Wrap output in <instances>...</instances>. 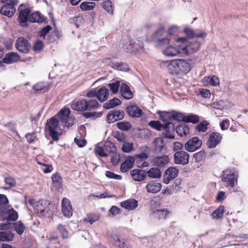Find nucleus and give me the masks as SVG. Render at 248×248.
Returning <instances> with one entry per match:
<instances>
[{"label": "nucleus", "mask_w": 248, "mask_h": 248, "mask_svg": "<svg viewBox=\"0 0 248 248\" xmlns=\"http://www.w3.org/2000/svg\"><path fill=\"white\" fill-rule=\"evenodd\" d=\"M166 32L165 28L163 26L160 27L152 35V41L155 42L159 39H161Z\"/></svg>", "instance_id": "nucleus-41"}, {"label": "nucleus", "mask_w": 248, "mask_h": 248, "mask_svg": "<svg viewBox=\"0 0 248 248\" xmlns=\"http://www.w3.org/2000/svg\"><path fill=\"white\" fill-rule=\"evenodd\" d=\"M111 241L118 248H132L127 239L122 238L117 235H112Z\"/></svg>", "instance_id": "nucleus-15"}, {"label": "nucleus", "mask_w": 248, "mask_h": 248, "mask_svg": "<svg viewBox=\"0 0 248 248\" xmlns=\"http://www.w3.org/2000/svg\"><path fill=\"white\" fill-rule=\"evenodd\" d=\"M14 234L11 231L0 232V241L11 242L14 240Z\"/></svg>", "instance_id": "nucleus-33"}, {"label": "nucleus", "mask_w": 248, "mask_h": 248, "mask_svg": "<svg viewBox=\"0 0 248 248\" xmlns=\"http://www.w3.org/2000/svg\"><path fill=\"white\" fill-rule=\"evenodd\" d=\"M162 134L166 139H173L174 138L175 126L170 122H165L163 125Z\"/></svg>", "instance_id": "nucleus-10"}, {"label": "nucleus", "mask_w": 248, "mask_h": 248, "mask_svg": "<svg viewBox=\"0 0 248 248\" xmlns=\"http://www.w3.org/2000/svg\"><path fill=\"white\" fill-rule=\"evenodd\" d=\"M120 86V81L117 80L114 82H112L108 84V86L109 87L110 90L113 94H116Z\"/></svg>", "instance_id": "nucleus-50"}, {"label": "nucleus", "mask_w": 248, "mask_h": 248, "mask_svg": "<svg viewBox=\"0 0 248 248\" xmlns=\"http://www.w3.org/2000/svg\"><path fill=\"white\" fill-rule=\"evenodd\" d=\"M15 47L19 52L27 54L31 48V44L28 39L24 37H20L16 41Z\"/></svg>", "instance_id": "nucleus-3"}, {"label": "nucleus", "mask_w": 248, "mask_h": 248, "mask_svg": "<svg viewBox=\"0 0 248 248\" xmlns=\"http://www.w3.org/2000/svg\"><path fill=\"white\" fill-rule=\"evenodd\" d=\"M44 47L43 42L40 40L36 41L33 46V49L34 51H41Z\"/></svg>", "instance_id": "nucleus-64"}, {"label": "nucleus", "mask_w": 248, "mask_h": 248, "mask_svg": "<svg viewBox=\"0 0 248 248\" xmlns=\"http://www.w3.org/2000/svg\"><path fill=\"white\" fill-rule=\"evenodd\" d=\"M132 179L135 181L140 182L144 180L146 177V173L142 170L135 169L130 172Z\"/></svg>", "instance_id": "nucleus-25"}, {"label": "nucleus", "mask_w": 248, "mask_h": 248, "mask_svg": "<svg viewBox=\"0 0 248 248\" xmlns=\"http://www.w3.org/2000/svg\"><path fill=\"white\" fill-rule=\"evenodd\" d=\"M148 176L153 178H159L161 176L160 170L156 168H152L146 172Z\"/></svg>", "instance_id": "nucleus-45"}, {"label": "nucleus", "mask_w": 248, "mask_h": 248, "mask_svg": "<svg viewBox=\"0 0 248 248\" xmlns=\"http://www.w3.org/2000/svg\"><path fill=\"white\" fill-rule=\"evenodd\" d=\"M178 169L173 167H169L164 172L163 180V183L165 184H168L171 180L178 176Z\"/></svg>", "instance_id": "nucleus-12"}, {"label": "nucleus", "mask_w": 248, "mask_h": 248, "mask_svg": "<svg viewBox=\"0 0 248 248\" xmlns=\"http://www.w3.org/2000/svg\"><path fill=\"white\" fill-rule=\"evenodd\" d=\"M182 45L174 46L171 45L168 46L162 51V53L167 56L174 57L180 54L182 55Z\"/></svg>", "instance_id": "nucleus-13"}, {"label": "nucleus", "mask_w": 248, "mask_h": 248, "mask_svg": "<svg viewBox=\"0 0 248 248\" xmlns=\"http://www.w3.org/2000/svg\"><path fill=\"white\" fill-rule=\"evenodd\" d=\"M51 178L52 182L54 185H60L61 184L62 179L60 173L58 172L53 174Z\"/></svg>", "instance_id": "nucleus-62"}, {"label": "nucleus", "mask_w": 248, "mask_h": 248, "mask_svg": "<svg viewBox=\"0 0 248 248\" xmlns=\"http://www.w3.org/2000/svg\"><path fill=\"white\" fill-rule=\"evenodd\" d=\"M126 111L130 116L134 118H139L143 113L142 110L136 105H130L127 107Z\"/></svg>", "instance_id": "nucleus-22"}, {"label": "nucleus", "mask_w": 248, "mask_h": 248, "mask_svg": "<svg viewBox=\"0 0 248 248\" xmlns=\"http://www.w3.org/2000/svg\"><path fill=\"white\" fill-rule=\"evenodd\" d=\"M117 125L119 129L123 131L128 130L131 128V124L128 122H119Z\"/></svg>", "instance_id": "nucleus-63"}, {"label": "nucleus", "mask_w": 248, "mask_h": 248, "mask_svg": "<svg viewBox=\"0 0 248 248\" xmlns=\"http://www.w3.org/2000/svg\"><path fill=\"white\" fill-rule=\"evenodd\" d=\"M221 181L225 183L226 186L233 187L235 182H237V178L232 170H227L223 171L221 176Z\"/></svg>", "instance_id": "nucleus-4"}, {"label": "nucleus", "mask_w": 248, "mask_h": 248, "mask_svg": "<svg viewBox=\"0 0 248 248\" xmlns=\"http://www.w3.org/2000/svg\"><path fill=\"white\" fill-rule=\"evenodd\" d=\"M31 10L29 8H25L20 11L18 18V21L22 27L26 26V22L29 21V17Z\"/></svg>", "instance_id": "nucleus-20"}, {"label": "nucleus", "mask_w": 248, "mask_h": 248, "mask_svg": "<svg viewBox=\"0 0 248 248\" xmlns=\"http://www.w3.org/2000/svg\"><path fill=\"white\" fill-rule=\"evenodd\" d=\"M173 157L175 164L185 165L189 162V155L185 151H179L174 153Z\"/></svg>", "instance_id": "nucleus-7"}, {"label": "nucleus", "mask_w": 248, "mask_h": 248, "mask_svg": "<svg viewBox=\"0 0 248 248\" xmlns=\"http://www.w3.org/2000/svg\"><path fill=\"white\" fill-rule=\"evenodd\" d=\"M122 147V150L124 153H129L134 150V144L128 142H124Z\"/></svg>", "instance_id": "nucleus-53"}, {"label": "nucleus", "mask_w": 248, "mask_h": 248, "mask_svg": "<svg viewBox=\"0 0 248 248\" xmlns=\"http://www.w3.org/2000/svg\"><path fill=\"white\" fill-rule=\"evenodd\" d=\"M204 80L213 86H216L219 84V79L216 76H213L211 77H205Z\"/></svg>", "instance_id": "nucleus-48"}, {"label": "nucleus", "mask_w": 248, "mask_h": 248, "mask_svg": "<svg viewBox=\"0 0 248 248\" xmlns=\"http://www.w3.org/2000/svg\"><path fill=\"white\" fill-rule=\"evenodd\" d=\"M170 214V211L166 208L157 209L152 212L151 215L157 220L165 219Z\"/></svg>", "instance_id": "nucleus-19"}, {"label": "nucleus", "mask_w": 248, "mask_h": 248, "mask_svg": "<svg viewBox=\"0 0 248 248\" xmlns=\"http://www.w3.org/2000/svg\"><path fill=\"white\" fill-rule=\"evenodd\" d=\"M50 202L48 200H40L34 205V209L40 216H43L48 213L49 205Z\"/></svg>", "instance_id": "nucleus-5"}, {"label": "nucleus", "mask_w": 248, "mask_h": 248, "mask_svg": "<svg viewBox=\"0 0 248 248\" xmlns=\"http://www.w3.org/2000/svg\"><path fill=\"white\" fill-rule=\"evenodd\" d=\"M103 8L108 13L113 14V10L112 2L110 0L105 1L103 4Z\"/></svg>", "instance_id": "nucleus-56"}, {"label": "nucleus", "mask_w": 248, "mask_h": 248, "mask_svg": "<svg viewBox=\"0 0 248 248\" xmlns=\"http://www.w3.org/2000/svg\"><path fill=\"white\" fill-rule=\"evenodd\" d=\"M224 212V206L220 205L217 209L213 212L212 216L213 218L218 219L222 217Z\"/></svg>", "instance_id": "nucleus-47"}, {"label": "nucleus", "mask_w": 248, "mask_h": 248, "mask_svg": "<svg viewBox=\"0 0 248 248\" xmlns=\"http://www.w3.org/2000/svg\"><path fill=\"white\" fill-rule=\"evenodd\" d=\"M16 11L15 7L9 6L4 4L0 9V12L1 15L9 17H12Z\"/></svg>", "instance_id": "nucleus-35"}, {"label": "nucleus", "mask_w": 248, "mask_h": 248, "mask_svg": "<svg viewBox=\"0 0 248 248\" xmlns=\"http://www.w3.org/2000/svg\"><path fill=\"white\" fill-rule=\"evenodd\" d=\"M179 71L187 73L191 70V66L189 62L183 59H178Z\"/></svg>", "instance_id": "nucleus-32"}, {"label": "nucleus", "mask_w": 248, "mask_h": 248, "mask_svg": "<svg viewBox=\"0 0 248 248\" xmlns=\"http://www.w3.org/2000/svg\"><path fill=\"white\" fill-rule=\"evenodd\" d=\"M86 99H82L79 100H74L72 101L71 107L72 109L78 111H86Z\"/></svg>", "instance_id": "nucleus-24"}, {"label": "nucleus", "mask_w": 248, "mask_h": 248, "mask_svg": "<svg viewBox=\"0 0 248 248\" xmlns=\"http://www.w3.org/2000/svg\"><path fill=\"white\" fill-rule=\"evenodd\" d=\"M120 205L128 210H134L138 205V202L134 199H129L120 203Z\"/></svg>", "instance_id": "nucleus-26"}, {"label": "nucleus", "mask_w": 248, "mask_h": 248, "mask_svg": "<svg viewBox=\"0 0 248 248\" xmlns=\"http://www.w3.org/2000/svg\"><path fill=\"white\" fill-rule=\"evenodd\" d=\"M57 230L62 235V239H67L68 237V232L64 225L59 224L57 227Z\"/></svg>", "instance_id": "nucleus-54"}, {"label": "nucleus", "mask_w": 248, "mask_h": 248, "mask_svg": "<svg viewBox=\"0 0 248 248\" xmlns=\"http://www.w3.org/2000/svg\"><path fill=\"white\" fill-rule=\"evenodd\" d=\"M181 179L180 178L176 179L173 182L171 187L173 191L176 193L177 191L181 189Z\"/></svg>", "instance_id": "nucleus-61"}, {"label": "nucleus", "mask_w": 248, "mask_h": 248, "mask_svg": "<svg viewBox=\"0 0 248 248\" xmlns=\"http://www.w3.org/2000/svg\"><path fill=\"white\" fill-rule=\"evenodd\" d=\"M135 162V158L133 156H129L121 164L120 170L123 172L128 171L132 168Z\"/></svg>", "instance_id": "nucleus-28"}, {"label": "nucleus", "mask_w": 248, "mask_h": 248, "mask_svg": "<svg viewBox=\"0 0 248 248\" xmlns=\"http://www.w3.org/2000/svg\"><path fill=\"white\" fill-rule=\"evenodd\" d=\"M100 217V215L99 213H90L84 218L83 222L85 223H90V224H92L96 221L98 220Z\"/></svg>", "instance_id": "nucleus-34"}, {"label": "nucleus", "mask_w": 248, "mask_h": 248, "mask_svg": "<svg viewBox=\"0 0 248 248\" xmlns=\"http://www.w3.org/2000/svg\"><path fill=\"white\" fill-rule=\"evenodd\" d=\"M52 30V27L50 25H47L42 28L38 32V35L40 37L45 39L46 35Z\"/></svg>", "instance_id": "nucleus-60"}, {"label": "nucleus", "mask_w": 248, "mask_h": 248, "mask_svg": "<svg viewBox=\"0 0 248 248\" xmlns=\"http://www.w3.org/2000/svg\"><path fill=\"white\" fill-rule=\"evenodd\" d=\"M206 157V153L203 150L195 153L193 155V158L196 163L203 162Z\"/></svg>", "instance_id": "nucleus-42"}, {"label": "nucleus", "mask_w": 248, "mask_h": 248, "mask_svg": "<svg viewBox=\"0 0 248 248\" xmlns=\"http://www.w3.org/2000/svg\"><path fill=\"white\" fill-rule=\"evenodd\" d=\"M172 112H163L161 115H160V117H161V120L163 122H169L172 120Z\"/></svg>", "instance_id": "nucleus-59"}, {"label": "nucleus", "mask_w": 248, "mask_h": 248, "mask_svg": "<svg viewBox=\"0 0 248 248\" xmlns=\"http://www.w3.org/2000/svg\"><path fill=\"white\" fill-rule=\"evenodd\" d=\"M161 184L155 181H151L146 186L148 193H156L161 190Z\"/></svg>", "instance_id": "nucleus-23"}, {"label": "nucleus", "mask_w": 248, "mask_h": 248, "mask_svg": "<svg viewBox=\"0 0 248 248\" xmlns=\"http://www.w3.org/2000/svg\"><path fill=\"white\" fill-rule=\"evenodd\" d=\"M122 104L121 100L114 97L113 99L108 101L103 105V107L106 109H110L115 108Z\"/></svg>", "instance_id": "nucleus-40"}, {"label": "nucleus", "mask_w": 248, "mask_h": 248, "mask_svg": "<svg viewBox=\"0 0 248 248\" xmlns=\"http://www.w3.org/2000/svg\"><path fill=\"white\" fill-rule=\"evenodd\" d=\"M104 145L100 146L96 145L94 149V153L95 155H99L100 157H107L108 155L106 153L105 150L104 149Z\"/></svg>", "instance_id": "nucleus-51"}, {"label": "nucleus", "mask_w": 248, "mask_h": 248, "mask_svg": "<svg viewBox=\"0 0 248 248\" xmlns=\"http://www.w3.org/2000/svg\"><path fill=\"white\" fill-rule=\"evenodd\" d=\"M149 125L158 131H161L163 124L158 121H151L149 123Z\"/></svg>", "instance_id": "nucleus-57"}, {"label": "nucleus", "mask_w": 248, "mask_h": 248, "mask_svg": "<svg viewBox=\"0 0 248 248\" xmlns=\"http://www.w3.org/2000/svg\"><path fill=\"white\" fill-rule=\"evenodd\" d=\"M59 123V122L57 118L53 116L49 119L48 125L46 127L49 136L54 141H58L59 140V134L58 132Z\"/></svg>", "instance_id": "nucleus-1"}, {"label": "nucleus", "mask_w": 248, "mask_h": 248, "mask_svg": "<svg viewBox=\"0 0 248 248\" xmlns=\"http://www.w3.org/2000/svg\"><path fill=\"white\" fill-rule=\"evenodd\" d=\"M202 141L198 137H193L188 140L185 144V149L189 152H193L200 149Z\"/></svg>", "instance_id": "nucleus-6"}, {"label": "nucleus", "mask_w": 248, "mask_h": 248, "mask_svg": "<svg viewBox=\"0 0 248 248\" xmlns=\"http://www.w3.org/2000/svg\"><path fill=\"white\" fill-rule=\"evenodd\" d=\"M176 132L181 137L186 136L189 133V129L187 125L185 124H181L175 128Z\"/></svg>", "instance_id": "nucleus-38"}, {"label": "nucleus", "mask_w": 248, "mask_h": 248, "mask_svg": "<svg viewBox=\"0 0 248 248\" xmlns=\"http://www.w3.org/2000/svg\"><path fill=\"white\" fill-rule=\"evenodd\" d=\"M172 118L175 121L185 122L186 116L182 113L172 111Z\"/></svg>", "instance_id": "nucleus-58"}, {"label": "nucleus", "mask_w": 248, "mask_h": 248, "mask_svg": "<svg viewBox=\"0 0 248 248\" xmlns=\"http://www.w3.org/2000/svg\"><path fill=\"white\" fill-rule=\"evenodd\" d=\"M170 39L167 37H163L161 39H159L156 41L155 46L157 47H164L170 43Z\"/></svg>", "instance_id": "nucleus-49"}, {"label": "nucleus", "mask_w": 248, "mask_h": 248, "mask_svg": "<svg viewBox=\"0 0 248 248\" xmlns=\"http://www.w3.org/2000/svg\"><path fill=\"white\" fill-rule=\"evenodd\" d=\"M201 44L200 42L194 41L189 42L188 45L184 46L182 45V55H189L196 53L200 48Z\"/></svg>", "instance_id": "nucleus-8"}, {"label": "nucleus", "mask_w": 248, "mask_h": 248, "mask_svg": "<svg viewBox=\"0 0 248 248\" xmlns=\"http://www.w3.org/2000/svg\"><path fill=\"white\" fill-rule=\"evenodd\" d=\"M71 111L68 108H64L57 113V117L59 122L64 124L66 126L69 127L71 126L75 120L69 116Z\"/></svg>", "instance_id": "nucleus-2"}, {"label": "nucleus", "mask_w": 248, "mask_h": 248, "mask_svg": "<svg viewBox=\"0 0 248 248\" xmlns=\"http://www.w3.org/2000/svg\"><path fill=\"white\" fill-rule=\"evenodd\" d=\"M86 111H91L97 109L100 107V104L95 99H86Z\"/></svg>", "instance_id": "nucleus-31"}, {"label": "nucleus", "mask_w": 248, "mask_h": 248, "mask_svg": "<svg viewBox=\"0 0 248 248\" xmlns=\"http://www.w3.org/2000/svg\"><path fill=\"white\" fill-rule=\"evenodd\" d=\"M127 48L129 49V52H136L141 51L143 49V44L139 40H131L129 44L126 45Z\"/></svg>", "instance_id": "nucleus-16"}, {"label": "nucleus", "mask_w": 248, "mask_h": 248, "mask_svg": "<svg viewBox=\"0 0 248 248\" xmlns=\"http://www.w3.org/2000/svg\"><path fill=\"white\" fill-rule=\"evenodd\" d=\"M29 21L31 22L42 23L45 21V18L40 13L36 12L29 15Z\"/></svg>", "instance_id": "nucleus-39"}, {"label": "nucleus", "mask_w": 248, "mask_h": 248, "mask_svg": "<svg viewBox=\"0 0 248 248\" xmlns=\"http://www.w3.org/2000/svg\"><path fill=\"white\" fill-rule=\"evenodd\" d=\"M109 94L108 90L105 87H102L97 90L96 98L100 102H103L108 99Z\"/></svg>", "instance_id": "nucleus-27"}, {"label": "nucleus", "mask_w": 248, "mask_h": 248, "mask_svg": "<svg viewBox=\"0 0 248 248\" xmlns=\"http://www.w3.org/2000/svg\"><path fill=\"white\" fill-rule=\"evenodd\" d=\"M153 144L155 151L158 153L161 152L165 146L163 139L160 137L155 138Z\"/></svg>", "instance_id": "nucleus-37"}, {"label": "nucleus", "mask_w": 248, "mask_h": 248, "mask_svg": "<svg viewBox=\"0 0 248 248\" xmlns=\"http://www.w3.org/2000/svg\"><path fill=\"white\" fill-rule=\"evenodd\" d=\"M37 163L38 164L42 166L41 169L45 173H50L53 170V167L52 165L46 164L39 161H37Z\"/></svg>", "instance_id": "nucleus-55"}, {"label": "nucleus", "mask_w": 248, "mask_h": 248, "mask_svg": "<svg viewBox=\"0 0 248 248\" xmlns=\"http://www.w3.org/2000/svg\"><path fill=\"white\" fill-rule=\"evenodd\" d=\"M7 217L5 218L7 221H16L18 217V215L17 212L13 208L8 210L6 212Z\"/></svg>", "instance_id": "nucleus-43"}, {"label": "nucleus", "mask_w": 248, "mask_h": 248, "mask_svg": "<svg viewBox=\"0 0 248 248\" xmlns=\"http://www.w3.org/2000/svg\"><path fill=\"white\" fill-rule=\"evenodd\" d=\"M62 212L63 215L68 218H70L73 215L72 205L70 200L66 198H63L62 200Z\"/></svg>", "instance_id": "nucleus-11"}, {"label": "nucleus", "mask_w": 248, "mask_h": 248, "mask_svg": "<svg viewBox=\"0 0 248 248\" xmlns=\"http://www.w3.org/2000/svg\"><path fill=\"white\" fill-rule=\"evenodd\" d=\"M222 139V135L219 133L212 132L209 135L206 145L209 148H214L221 142Z\"/></svg>", "instance_id": "nucleus-9"}, {"label": "nucleus", "mask_w": 248, "mask_h": 248, "mask_svg": "<svg viewBox=\"0 0 248 248\" xmlns=\"http://www.w3.org/2000/svg\"><path fill=\"white\" fill-rule=\"evenodd\" d=\"M199 122V117L197 115L191 114L186 116L185 122L196 124Z\"/></svg>", "instance_id": "nucleus-52"}, {"label": "nucleus", "mask_w": 248, "mask_h": 248, "mask_svg": "<svg viewBox=\"0 0 248 248\" xmlns=\"http://www.w3.org/2000/svg\"><path fill=\"white\" fill-rule=\"evenodd\" d=\"M20 58V56L16 52H10L5 54L2 59L3 62L10 64L18 62Z\"/></svg>", "instance_id": "nucleus-18"}, {"label": "nucleus", "mask_w": 248, "mask_h": 248, "mask_svg": "<svg viewBox=\"0 0 248 248\" xmlns=\"http://www.w3.org/2000/svg\"><path fill=\"white\" fill-rule=\"evenodd\" d=\"M124 117V112L123 110L115 109L109 112L107 116V120L108 123H112L123 119Z\"/></svg>", "instance_id": "nucleus-14"}, {"label": "nucleus", "mask_w": 248, "mask_h": 248, "mask_svg": "<svg viewBox=\"0 0 248 248\" xmlns=\"http://www.w3.org/2000/svg\"><path fill=\"white\" fill-rule=\"evenodd\" d=\"M169 158L167 155H162L159 156H155L152 160L153 165L158 167H164L169 162Z\"/></svg>", "instance_id": "nucleus-17"}, {"label": "nucleus", "mask_w": 248, "mask_h": 248, "mask_svg": "<svg viewBox=\"0 0 248 248\" xmlns=\"http://www.w3.org/2000/svg\"><path fill=\"white\" fill-rule=\"evenodd\" d=\"M14 230L17 234L19 235H22L26 229V227L24 224L21 220H19L14 223Z\"/></svg>", "instance_id": "nucleus-44"}, {"label": "nucleus", "mask_w": 248, "mask_h": 248, "mask_svg": "<svg viewBox=\"0 0 248 248\" xmlns=\"http://www.w3.org/2000/svg\"><path fill=\"white\" fill-rule=\"evenodd\" d=\"M120 92L122 96L125 99H131L133 94L131 91L129 87L126 84H122L120 88Z\"/></svg>", "instance_id": "nucleus-30"}, {"label": "nucleus", "mask_w": 248, "mask_h": 248, "mask_svg": "<svg viewBox=\"0 0 248 248\" xmlns=\"http://www.w3.org/2000/svg\"><path fill=\"white\" fill-rule=\"evenodd\" d=\"M96 4L94 2H82L80 5V8L82 11H91L93 10Z\"/></svg>", "instance_id": "nucleus-46"}, {"label": "nucleus", "mask_w": 248, "mask_h": 248, "mask_svg": "<svg viewBox=\"0 0 248 248\" xmlns=\"http://www.w3.org/2000/svg\"><path fill=\"white\" fill-rule=\"evenodd\" d=\"M184 32L189 39H192L194 37L204 38L207 35L206 33L203 31H200V32H195L194 31L187 27L184 29Z\"/></svg>", "instance_id": "nucleus-21"}, {"label": "nucleus", "mask_w": 248, "mask_h": 248, "mask_svg": "<svg viewBox=\"0 0 248 248\" xmlns=\"http://www.w3.org/2000/svg\"><path fill=\"white\" fill-rule=\"evenodd\" d=\"M164 62L168 63L167 68L171 74H177L179 72L178 59L172 60L170 62L166 61Z\"/></svg>", "instance_id": "nucleus-29"}, {"label": "nucleus", "mask_w": 248, "mask_h": 248, "mask_svg": "<svg viewBox=\"0 0 248 248\" xmlns=\"http://www.w3.org/2000/svg\"><path fill=\"white\" fill-rule=\"evenodd\" d=\"M104 144L106 153L108 155L109 154H116L117 147L111 141H106Z\"/></svg>", "instance_id": "nucleus-36"}]
</instances>
